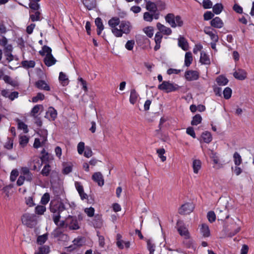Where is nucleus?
<instances>
[{"label":"nucleus","instance_id":"nucleus-1","mask_svg":"<svg viewBox=\"0 0 254 254\" xmlns=\"http://www.w3.org/2000/svg\"><path fill=\"white\" fill-rule=\"evenodd\" d=\"M65 209V205L62 201H52L50 205V211L53 213L52 217L55 224L60 222L61 213Z\"/></svg>","mask_w":254,"mask_h":254},{"label":"nucleus","instance_id":"nucleus-2","mask_svg":"<svg viewBox=\"0 0 254 254\" xmlns=\"http://www.w3.org/2000/svg\"><path fill=\"white\" fill-rule=\"evenodd\" d=\"M227 204L228 201L226 200H219L218 201L215 210L218 220L223 221L229 217Z\"/></svg>","mask_w":254,"mask_h":254},{"label":"nucleus","instance_id":"nucleus-3","mask_svg":"<svg viewBox=\"0 0 254 254\" xmlns=\"http://www.w3.org/2000/svg\"><path fill=\"white\" fill-rule=\"evenodd\" d=\"M165 21L173 28L177 27H181L184 25V21L180 15H175L174 13H168L165 16Z\"/></svg>","mask_w":254,"mask_h":254},{"label":"nucleus","instance_id":"nucleus-4","mask_svg":"<svg viewBox=\"0 0 254 254\" xmlns=\"http://www.w3.org/2000/svg\"><path fill=\"white\" fill-rule=\"evenodd\" d=\"M21 219L22 224L29 228H33L37 224L36 216L34 214L25 213Z\"/></svg>","mask_w":254,"mask_h":254},{"label":"nucleus","instance_id":"nucleus-5","mask_svg":"<svg viewBox=\"0 0 254 254\" xmlns=\"http://www.w3.org/2000/svg\"><path fill=\"white\" fill-rule=\"evenodd\" d=\"M129 23L125 21L121 22L119 25L120 29H113V34L117 37H122L123 33L128 34L130 32Z\"/></svg>","mask_w":254,"mask_h":254},{"label":"nucleus","instance_id":"nucleus-6","mask_svg":"<svg viewBox=\"0 0 254 254\" xmlns=\"http://www.w3.org/2000/svg\"><path fill=\"white\" fill-rule=\"evenodd\" d=\"M158 88L165 91L166 93H169L179 90L180 86L176 83L170 82L169 81H163L161 84L158 85Z\"/></svg>","mask_w":254,"mask_h":254},{"label":"nucleus","instance_id":"nucleus-7","mask_svg":"<svg viewBox=\"0 0 254 254\" xmlns=\"http://www.w3.org/2000/svg\"><path fill=\"white\" fill-rule=\"evenodd\" d=\"M66 227L70 230H78L80 227L75 217L69 215L66 219Z\"/></svg>","mask_w":254,"mask_h":254},{"label":"nucleus","instance_id":"nucleus-8","mask_svg":"<svg viewBox=\"0 0 254 254\" xmlns=\"http://www.w3.org/2000/svg\"><path fill=\"white\" fill-rule=\"evenodd\" d=\"M177 230L179 234L185 239L190 238V234L188 229L182 221H178L177 223Z\"/></svg>","mask_w":254,"mask_h":254},{"label":"nucleus","instance_id":"nucleus-9","mask_svg":"<svg viewBox=\"0 0 254 254\" xmlns=\"http://www.w3.org/2000/svg\"><path fill=\"white\" fill-rule=\"evenodd\" d=\"M194 205L191 203H186L181 206L179 209V213L182 215H186L190 213L193 211Z\"/></svg>","mask_w":254,"mask_h":254},{"label":"nucleus","instance_id":"nucleus-10","mask_svg":"<svg viewBox=\"0 0 254 254\" xmlns=\"http://www.w3.org/2000/svg\"><path fill=\"white\" fill-rule=\"evenodd\" d=\"M199 73L198 71L192 70H187L185 72V77L188 81L196 80L199 78Z\"/></svg>","mask_w":254,"mask_h":254},{"label":"nucleus","instance_id":"nucleus-11","mask_svg":"<svg viewBox=\"0 0 254 254\" xmlns=\"http://www.w3.org/2000/svg\"><path fill=\"white\" fill-rule=\"evenodd\" d=\"M92 179L99 186H103L104 184L103 176L101 172L94 173L92 176Z\"/></svg>","mask_w":254,"mask_h":254},{"label":"nucleus","instance_id":"nucleus-12","mask_svg":"<svg viewBox=\"0 0 254 254\" xmlns=\"http://www.w3.org/2000/svg\"><path fill=\"white\" fill-rule=\"evenodd\" d=\"M156 27L159 30V32L160 33H162L164 35H170L172 34V31L171 29L165 26L163 24L158 22L156 24Z\"/></svg>","mask_w":254,"mask_h":254},{"label":"nucleus","instance_id":"nucleus-13","mask_svg":"<svg viewBox=\"0 0 254 254\" xmlns=\"http://www.w3.org/2000/svg\"><path fill=\"white\" fill-rule=\"evenodd\" d=\"M75 187L80 196V198L82 200H84L87 199L88 196L86 193L84 191V189L83 186L81 185V183L78 182H75Z\"/></svg>","mask_w":254,"mask_h":254},{"label":"nucleus","instance_id":"nucleus-14","mask_svg":"<svg viewBox=\"0 0 254 254\" xmlns=\"http://www.w3.org/2000/svg\"><path fill=\"white\" fill-rule=\"evenodd\" d=\"M21 175L28 182H31L33 179V175L27 167L22 168Z\"/></svg>","mask_w":254,"mask_h":254},{"label":"nucleus","instance_id":"nucleus-15","mask_svg":"<svg viewBox=\"0 0 254 254\" xmlns=\"http://www.w3.org/2000/svg\"><path fill=\"white\" fill-rule=\"evenodd\" d=\"M57 61L52 54H47L44 58V63L48 66H50L56 64Z\"/></svg>","mask_w":254,"mask_h":254},{"label":"nucleus","instance_id":"nucleus-16","mask_svg":"<svg viewBox=\"0 0 254 254\" xmlns=\"http://www.w3.org/2000/svg\"><path fill=\"white\" fill-rule=\"evenodd\" d=\"M211 25L216 28H221L223 26V22L219 17H216L210 21Z\"/></svg>","mask_w":254,"mask_h":254},{"label":"nucleus","instance_id":"nucleus-17","mask_svg":"<svg viewBox=\"0 0 254 254\" xmlns=\"http://www.w3.org/2000/svg\"><path fill=\"white\" fill-rule=\"evenodd\" d=\"M162 38L163 36L160 32H157L155 34L154 40L156 44L154 48L155 51H156L160 49Z\"/></svg>","mask_w":254,"mask_h":254},{"label":"nucleus","instance_id":"nucleus-18","mask_svg":"<svg viewBox=\"0 0 254 254\" xmlns=\"http://www.w3.org/2000/svg\"><path fill=\"white\" fill-rule=\"evenodd\" d=\"M233 75L236 78L241 80H244L247 77V74L245 71L240 69L234 72Z\"/></svg>","mask_w":254,"mask_h":254},{"label":"nucleus","instance_id":"nucleus-19","mask_svg":"<svg viewBox=\"0 0 254 254\" xmlns=\"http://www.w3.org/2000/svg\"><path fill=\"white\" fill-rule=\"evenodd\" d=\"M120 23L119 18L117 17H113L108 21V24L112 28V30L113 29H118L117 26H119Z\"/></svg>","mask_w":254,"mask_h":254},{"label":"nucleus","instance_id":"nucleus-20","mask_svg":"<svg viewBox=\"0 0 254 254\" xmlns=\"http://www.w3.org/2000/svg\"><path fill=\"white\" fill-rule=\"evenodd\" d=\"M35 85L40 89H43L46 91H49L50 89L49 86L44 80H41L37 81L35 83Z\"/></svg>","mask_w":254,"mask_h":254},{"label":"nucleus","instance_id":"nucleus-21","mask_svg":"<svg viewBox=\"0 0 254 254\" xmlns=\"http://www.w3.org/2000/svg\"><path fill=\"white\" fill-rule=\"evenodd\" d=\"M200 231L203 237H208L210 236L209 228L206 224H202L201 225Z\"/></svg>","mask_w":254,"mask_h":254},{"label":"nucleus","instance_id":"nucleus-22","mask_svg":"<svg viewBox=\"0 0 254 254\" xmlns=\"http://www.w3.org/2000/svg\"><path fill=\"white\" fill-rule=\"evenodd\" d=\"M211 28L210 27H205L204 30V32L205 34L209 35L211 39L214 42H217L218 40L217 35H215L210 30Z\"/></svg>","mask_w":254,"mask_h":254},{"label":"nucleus","instance_id":"nucleus-23","mask_svg":"<svg viewBox=\"0 0 254 254\" xmlns=\"http://www.w3.org/2000/svg\"><path fill=\"white\" fill-rule=\"evenodd\" d=\"M93 224L96 228H101L102 226V220L101 215H95L93 220Z\"/></svg>","mask_w":254,"mask_h":254},{"label":"nucleus","instance_id":"nucleus-24","mask_svg":"<svg viewBox=\"0 0 254 254\" xmlns=\"http://www.w3.org/2000/svg\"><path fill=\"white\" fill-rule=\"evenodd\" d=\"M82 2L88 10H91L96 7V3L94 0H83Z\"/></svg>","mask_w":254,"mask_h":254},{"label":"nucleus","instance_id":"nucleus-25","mask_svg":"<svg viewBox=\"0 0 254 254\" xmlns=\"http://www.w3.org/2000/svg\"><path fill=\"white\" fill-rule=\"evenodd\" d=\"M200 62L204 64H209L210 63L209 57L204 52L200 53Z\"/></svg>","mask_w":254,"mask_h":254},{"label":"nucleus","instance_id":"nucleus-26","mask_svg":"<svg viewBox=\"0 0 254 254\" xmlns=\"http://www.w3.org/2000/svg\"><path fill=\"white\" fill-rule=\"evenodd\" d=\"M201 163L199 160L195 159L193 160L192 162V168L193 172L195 174H197L198 171L201 168Z\"/></svg>","mask_w":254,"mask_h":254},{"label":"nucleus","instance_id":"nucleus-27","mask_svg":"<svg viewBox=\"0 0 254 254\" xmlns=\"http://www.w3.org/2000/svg\"><path fill=\"white\" fill-rule=\"evenodd\" d=\"M3 80L5 83L11 85L13 87H16L18 85L17 81L13 80L9 76L7 75L3 76Z\"/></svg>","mask_w":254,"mask_h":254},{"label":"nucleus","instance_id":"nucleus-28","mask_svg":"<svg viewBox=\"0 0 254 254\" xmlns=\"http://www.w3.org/2000/svg\"><path fill=\"white\" fill-rule=\"evenodd\" d=\"M178 45L183 50L186 51L188 50V43L184 37H180L178 39Z\"/></svg>","mask_w":254,"mask_h":254},{"label":"nucleus","instance_id":"nucleus-29","mask_svg":"<svg viewBox=\"0 0 254 254\" xmlns=\"http://www.w3.org/2000/svg\"><path fill=\"white\" fill-rule=\"evenodd\" d=\"M201 137L204 142L206 143L210 142L212 139L210 132L208 131L203 132L201 134Z\"/></svg>","mask_w":254,"mask_h":254},{"label":"nucleus","instance_id":"nucleus-30","mask_svg":"<svg viewBox=\"0 0 254 254\" xmlns=\"http://www.w3.org/2000/svg\"><path fill=\"white\" fill-rule=\"evenodd\" d=\"M59 79L63 86L67 85L69 82L68 79L66 74L63 72L60 73Z\"/></svg>","mask_w":254,"mask_h":254},{"label":"nucleus","instance_id":"nucleus-31","mask_svg":"<svg viewBox=\"0 0 254 254\" xmlns=\"http://www.w3.org/2000/svg\"><path fill=\"white\" fill-rule=\"evenodd\" d=\"M192 61V54L190 52H187L185 54V64L186 66H189Z\"/></svg>","mask_w":254,"mask_h":254},{"label":"nucleus","instance_id":"nucleus-32","mask_svg":"<svg viewBox=\"0 0 254 254\" xmlns=\"http://www.w3.org/2000/svg\"><path fill=\"white\" fill-rule=\"evenodd\" d=\"M146 8L147 10L152 12H156L157 10V7L155 3L150 1L146 2Z\"/></svg>","mask_w":254,"mask_h":254},{"label":"nucleus","instance_id":"nucleus-33","mask_svg":"<svg viewBox=\"0 0 254 254\" xmlns=\"http://www.w3.org/2000/svg\"><path fill=\"white\" fill-rule=\"evenodd\" d=\"M216 82L219 85L224 86L228 82V80L225 77L220 75L216 78Z\"/></svg>","mask_w":254,"mask_h":254},{"label":"nucleus","instance_id":"nucleus-34","mask_svg":"<svg viewBox=\"0 0 254 254\" xmlns=\"http://www.w3.org/2000/svg\"><path fill=\"white\" fill-rule=\"evenodd\" d=\"M138 95L135 89H132L130 91V94L129 97V102L131 104H134L137 100Z\"/></svg>","mask_w":254,"mask_h":254},{"label":"nucleus","instance_id":"nucleus-35","mask_svg":"<svg viewBox=\"0 0 254 254\" xmlns=\"http://www.w3.org/2000/svg\"><path fill=\"white\" fill-rule=\"evenodd\" d=\"M50 115L52 120H55L57 116V111L53 107H50L47 112V115Z\"/></svg>","mask_w":254,"mask_h":254},{"label":"nucleus","instance_id":"nucleus-36","mask_svg":"<svg viewBox=\"0 0 254 254\" xmlns=\"http://www.w3.org/2000/svg\"><path fill=\"white\" fill-rule=\"evenodd\" d=\"M21 64L24 68H29L34 67L35 63L33 61H24L21 62Z\"/></svg>","mask_w":254,"mask_h":254},{"label":"nucleus","instance_id":"nucleus-37","mask_svg":"<svg viewBox=\"0 0 254 254\" xmlns=\"http://www.w3.org/2000/svg\"><path fill=\"white\" fill-rule=\"evenodd\" d=\"M202 118L199 114L195 115L193 118L191 122V125L192 126H196L201 122Z\"/></svg>","mask_w":254,"mask_h":254},{"label":"nucleus","instance_id":"nucleus-38","mask_svg":"<svg viewBox=\"0 0 254 254\" xmlns=\"http://www.w3.org/2000/svg\"><path fill=\"white\" fill-rule=\"evenodd\" d=\"M50 252V248L48 246L44 245L39 248V252L35 254H48Z\"/></svg>","mask_w":254,"mask_h":254},{"label":"nucleus","instance_id":"nucleus-39","mask_svg":"<svg viewBox=\"0 0 254 254\" xmlns=\"http://www.w3.org/2000/svg\"><path fill=\"white\" fill-rule=\"evenodd\" d=\"M213 11L216 14H220L223 9V6L221 3H216L213 7Z\"/></svg>","mask_w":254,"mask_h":254},{"label":"nucleus","instance_id":"nucleus-40","mask_svg":"<svg viewBox=\"0 0 254 254\" xmlns=\"http://www.w3.org/2000/svg\"><path fill=\"white\" fill-rule=\"evenodd\" d=\"M234 162L236 166H239L242 163V158L240 155L237 152H235L233 155Z\"/></svg>","mask_w":254,"mask_h":254},{"label":"nucleus","instance_id":"nucleus-41","mask_svg":"<svg viewBox=\"0 0 254 254\" xmlns=\"http://www.w3.org/2000/svg\"><path fill=\"white\" fill-rule=\"evenodd\" d=\"M43 106L42 105H36L32 109L30 115L31 116L36 117L35 115L39 112L40 109H42Z\"/></svg>","mask_w":254,"mask_h":254},{"label":"nucleus","instance_id":"nucleus-42","mask_svg":"<svg viewBox=\"0 0 254 254\" xmlns=\"http://www.w3.org/2000/svg\"><path fill=\"white\" fill-rule=\"evenodd\" d=\"M81 238H76V239H75L73 241V246H69L68 249H69V251H70L71 250H72V249H74L76 248V247H79V246H80L82 245L81 244Z\"/></svg>","mask_w":254,"mask_h":254},{"label":"nucleus","instance_id":"nucleus-43","mask_svg":"<svg viewBox=\"0 0 254 254\" xmlns=\"http://www.w3.org/2000/svg\"><path fill=\"white\" fill-rule=\"evenodd\" d=\"M46 208L44 205H38L35 208V212L38 215H42L46 211Z\"/></svg>","mask_w":254,"mask_h":254},{"label":"nucleus","instance_id":"nucleus-44","mask_svg":"<svg viewBox=\"0 0 254 254\" xmlns=\"http://www.w3.org/2000/svg\"><path fill=\"white\" fill-rule=\"evenodd\" d=\"M41 13L39 11H36L34 14H30V18L32 22L39 21L40 20Z\"/></svg>","mask_w":254,"mask_h":254},{"label":"nucleus","instance_id":"nucleus-45","mask_svg":"<svg viewBox=\"0 0 254 254\" xmlns=\"http://www.w3.org/2000/svg\"><path fill=\"white\" fill-rule=\"evenodd\" d=\"M165 153V150L164 148H160L157 150V153L158 157L161 159L162 162H164L166 160V157L164 156Z\"/></svg>","mask_w":254,"mask_h":254},{"label":"nucleus","instance_id":"nucleus-46","mask_svg":"<svg viewBox=\"0 0 254 254\" xmlns=\"http://www.w3.org/2000/svg\"><path fill=\"white\" fill-rule=\"evenodd\" d=\"M143 31L148 37L151 38L153 36L154 34V29L152 27L148 26L145 27L143 29Z\"/></svg>","mask_w":254,"mask_h":254},{"label":"nucleus","instance_id":"nucleus-47","mask_svg":"<svg viewBox=\"0 0 254 254\" xmlns=\"http://www.w3.org/2000/svg\"><path fill=\"white\" fill-rule=\"evenodd\" d=\"M52 54V49L47 46H44L42 48V50L39 51V54L41 56H44L45 54Z\"/></svg>","mask_w":254,"mask_h":254},{"label":"nucleus","instance_id":"nucleus-48","mask_svg":"<svg viewBox=\"0 0 254 254\" xmlns=\"http://www.w3.org/2000/svg\"><path fill=\"white\" fill-rule=\"evenodd\" d=\"M18 127L20 129H22L24 133H26L28 132V129L27 126L22 122H21L20 120H18Z\"/></svg>","mask_w":254,"mask_h":254},{"label":"nucleus","instance_id":"nucleus-49","mask_svg":"<svg viewBox=\"0 0 254 254\" xmlns=\"http://www.w3.org/2000/svg\"><path fill=\"white\" fill-rule=\"evenodd\" d=\"M48 239V234H45L44 235L39 236L37 239V243L40 245L44 244Z\"/></svg>","mask_w":254,"mask_h":254},{"label":"nucleus","instance_id":"nucleus-50","mask_svg":"<svg viewBox=\"0 0 254 254\" xmlns=\"http://www.w3.org/2000/svg\"><path fill=\"white\" fill-rule=\"evenodd\" d=\"M207 217L210 223H213L216 220V214L213 211H210L207 213Z\"/></svg>","mask_w":254,"mask_h":254},{"label":"nucleus","instance_id":"nucleus-51","mask_svg":"<svg viewBox=\"0 0 254 254\" xmlns=\"http://www.w3.org/2000/svg\"><path fill=\"white\" fill-rule=\"evenodd\" d=\"M224 97L226 99H229L232 95V90L229 87H226L223 91Z\"/></svg>","mask_w":254,"mask_h":254},{"label":"nucleus","instance_id":"nucleus-52","mask_svg":"<svg viewBox=\"0 0 254 254\" xmlns=\"http://www.w3.org/2000/svg\"><path fill=\"white\" fill-rule=\"evenodd\" d=\"M50 167L49 164L46 165L41 171V174L44 176H49L51 171Z\"/></svg>","mask_w":254,"mask_h":254},{"label":"nucleus","instance_id":"nucleus-53","mask_svg":"<svg viewBox=\"0 0 254 254\" xmlns=\"http://www.w3.org/2000/svg\"><path fill=\"white\" fill-rule=\"evenodd\" d=\"M50 200V195L48 193L46 192L42 196L41 200V202L43 205L47 204Z\"/></svg>","mask_w":254,"mask_h":254},{"label":"nucleus","instance_id":"nucleus-54","mask_svg":"<svg viewBox=\"0 0 254 254\" xmlns=\"http://www.w3.org/2000/svg\"><path fill=\"white\" fill-rule=\"evenodd\" d=\"M63 233V231L60 228H56L53 232L52 233V235L54 238L59 237Z\"/></svg>","mask_w":254,"mask_h":254},{"label":"nucleus","instance_id":"nucleus-55","mask_svg":"<svg viewBox=\"0 0 254 254\" xmlns=\"http://www.w3.org/2000/svg\"><path fill=\"white\" fill-rule=\"evenodd\" d=\"M29 7L33 10L38 11L40 5L38 2L31 1L29 4Z\"/></svg>","mask_w":254,"mask_h":254},{"label":"nucleus","instance_id":"nucleus-56","mask_svg":"<svg viewBox=\"0 0 254 254\" xmlns=\"http://www.w3.org/2000/svg\"><path fill=\"white\" fill-rule=\"evenodd\" d=\"M44 97H45V96H44V95L43 94H42L41 93H38L36 96L33 97L32 98V101L34 103H36L39 100H44Z\"/></svg>","mask_w":254,"mask_h":254},{"label":"nucleus","instance_id":"nucleus-57","mask_svg":"<svg viewBox=\"0 0 254 254\" xmlns=\"http://www.w3.org/2000/svg\"><path fill=\"white\" fill-rule=\"evenodd\" d=\"M143 19L147 22H151L153 20V14L148 12H145L143 14Z\"/></svg>","mask_w":254,"mask_h":254},{"label":"nucleus","instance_id":"nucleus-58","mask_svg":"<svg viewBox=\"0 0 254 254\" xmlns=\"http://www.w3.org/2000/svg\"><path fill=\"white\" fill-rule=\"evenodd\" d=\"M13 140L10 138H7V141L5 143L4 147L7 149H11L13 147Z\"/></svg>","mask_w":254,"mask_h":254},{"label":"nucleus","instance_id":"nucleus-59","mask_svg":"<svg viewBox=\"0 0 254 254\" xmlns=\"http://www.w3.org/2000/svg\"><path fill=\"white\" fill-rule=\"evenodd\" d=\"M134 44H135V42H134V40H128L126 44L125 47L127 50H128L129 51H131L132 50V49L134 47Z\"/></svg>","mask_w":254,"mask_h":254},{"label":"nucleus","instance_id":"nucleus-60","mask_svg":"<svg viewBox=\"0 0 254 254\" xmlns=\"http://www.w3.org/2000/svg\"><path fill=\"white\" fill-rule=\"evenodd\" d=\"M95 23L97 26V29L104 28L101 18L98 17L95 19Z\"/></svg>","mask_w":254,"mask_h":254},{"label":"nucleus","instance_id":"nucleus-61","mask_svg":"<svg viewBox=\"0 0 254 254\" xmlns=\"http://www.w3.org/2000/svg\"><path fill=\"white\" fill-rule=\"evenodd\" d=\"M147 248L149 251L150 254H153L155 251V246L152 244L150 240H148L147 242Z\"/></svg>","mask_w":254,"mask_h":254},{"label":"nucleus","instance_id":"nucleus-62","mask_svg":"<svg viewBox=\"0 0 254 254\" xmlns=\"http://www.w3.org/2000/svg\"><path fill=\"white\" fill-rule=\"evenodd\" d=\"M18 176V172L16 170H13L10 174V179L11 182L15 181L17 177Z\"/></svg>","mask_w":254,"mask_h":254},{"label":"nucleus","instance_id":"nucleus-63","mask_svg":"<svg viewBox=\"0 0 254 254\" xmlns=\"http://www.w3.org/2000/svg\"><path fill=\"white\" fill-rule=\"evenodd\" d=\"M85 149L84 143L80 142L77 145V151L79 154H82Z\"/></svg>","mask_w":254,"mask_h":254},{"label":"nucleus","instance_id":"nucleus-64","mask_svg":"<svg viewBox=\"0 0 254 254\" xmlns=\"http://www.w3.org/2000/svg\"><path fill=\"white\" fill-rule=\"evenodd\" d=\"M94 208L90 207L89 208H85V212L89 217H92L94 214Z\"/></svg>","mask_w":254,"mask_h":254}]
</instances>
